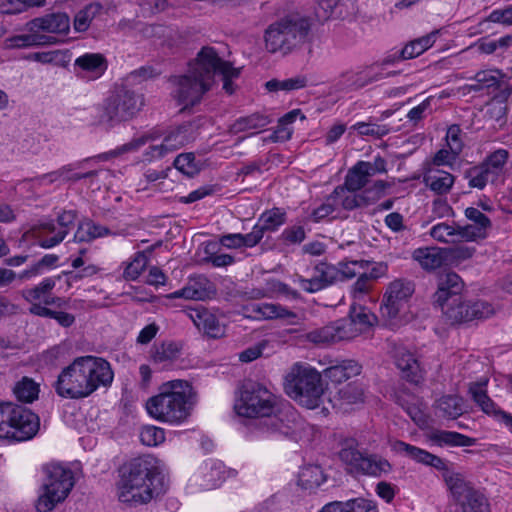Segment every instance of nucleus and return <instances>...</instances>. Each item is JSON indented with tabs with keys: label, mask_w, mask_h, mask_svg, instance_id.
<instances>
[{
	"label": "nucleus",
	"mask_w": 512,
	"mask_h": 512,
	"mask_svg": "<svg viewBox=\"0 0 512 512\" xmlns=\"http://www.w3.org/2000/svg\"><path fill=\"white\" fill-rule=\"evenodd\" d=\"M215 74L221 75L223 90L232 94L235 91L233 81L240 76V69L220 58L213 47H203L185 74L171 77L173 99L181 109L200 103L204 94L213 87Z\"/></svg>",
	"instance_id": "nucleus-1"
},
{
	"label": "nucleus",
	"mask_w": 512,
	"mask_h": 512,
	"mask_svg": "<svg viewBox=\"0 0 512 512\" xmlns=\"http://www.w3.org/2000/svg\"><path fill=\"white\" fill-rule=\"evenodd\" d=\"M167 480L153 459L137 458L126 464L117 484V496L129 507L147 504L167 489Z\"/></svg>",
	"instance_id": "nucleus-2"
},
{
	"label": "nucleus",
	"mask_w": 512,
	"mask_h": 512,
	"mask_svg": "<svg viewBox=\"0 0 512 512\" xmlns=\"http://www.w3.org/2000/svg\"><path fill=\"white\" fill-rule=\"evenodd\" d=\"M113 378L110 363L105 359L94 356L78 357L59 374L55 390L64 398H85L99 387L109 386Z\"/></svg>",
	"instance_id": "nucleus-3"
},
{
	"label": "nucleus",
	"mask_w": 512,
	"mask_h": 512,
	"mask_svg": "<svg viewBox=\"0 0 512 512\" xmlns=\"http://www.w3.org/2000/svg\"><path fill=\"white\" fill-rule=\"evenodd\" d=\"M197 395L186 380L175 379L164 382L157 395L146 402L148 415L154 420L171 426H180L189 421Z\"/></svg>",
	"instance_id": "nucleus-4"
},
{
	"label": "nucleus",
	"mask_w": 512,
	"mask_h": 512,
	"mask_svg": "<svg viewBox=\"0 0 512 512\" xmlns=\"http://www.w3.org/2000/svg\"><path fill=\"white\" fill-rule=\"evenodd\" d=\"M284 391L301 407L313 410L323 404L326 385L315 367L306 362H296L284 377Z\"/></svg>",
	"instance_id": "nucleus-5"
},
{
	"label": "nucleus",
	"mask_w": 512,
	"mask_h": 512,
	"mask_svg": "<svg viewBox=\"0 0 512 512\" xmlns=\"http://www.w3.org/2000/svg\"><path fill=\"white\" fill-rule=\"evenodd\" d=\"M161 135L157 130L146 132L134 137L128 143H125L110 152V155L117 156L123 153L138 151L141 147L149 144L143 154L144 160L152 162L165 157L168 153L174 152L185 146L195 138L194 127L192 124H183L170 130L161 140Z\"/></svg>",
	"instance_id": "nucleus-6"
},
{
	"label": "nucleus",
	"mask_w": 512,
	"mask_h": 512,
	"mask_svg": "<svg viewBox=\"0 0 512 512\" xmlns=\"http://www.w3.org/2000/svg\"><path fill=\"white\" fill-rule=\"evenodd\" d=\"M309 31L310 24L306 18L297 15L283 17L265 30V49L269 53L287 55L306 41Z\"/></svg>",
	"instance_id": "nucleus-7"
},
{
	"label": "nucleus",
	"mask_w": 512,
	"mask_h": 512,
	"mask_svg": "<svg viewBox=\"0 0 512 512\" xmlns=\"http://www.w3.org/2000/svg\"><path fill=\"white\" fill-rule=\"evenodd\" d=\"M45 478L35 502L37 512H50L62 503L75 484L74 474L63 464L51 463L43 467Z\"/></svg>",
	"instance_id": "nucleus-8"
},
{
	"label": "nucleus",
	"mask_w": 512,
	"mask_h": 512,
	"mask_svg": "<svg viewBox=\"0 0 512 512\" xmlns=\"http://www.w3.org/2000/svg\"><path fill=\"white\" fill-rule=\"evenodd\" d=\"M39 417L21 405L0 403V438L26 441L33 438L39 429Z\"/></svg>",
	"instance_id": "nucleus-9"
},
{
	"label": "nucleus",
	"mask_w": 512,
	"mask_h": 512,
	"mask_svg": "<svg viewBox=\"0 0 512 512\" xmlns=\"http://www.w3.org/2000/svg\"><path fill=\"white\" fill-rule=\"evenodd\" d=\"M278 398L264 384L245 382L235 401V412L246 418L268 419L278 410Z\"/></svg>",
	"instance_id": "nucleus-10"
},
{
	"label": "nucleus",
	"mask_w": 512,
	"mask_h": 512,
	"mask_svg": "<svg viewBox=\"0 0 512 512\" xmlns=\"http://www.w3.org/2000/svg\"><path fill=\"white\" fill-rule=\"evenodd\" d=\"M144 96L124 86L117 87L105 100L100 121L109 126L134 118L144 107Z\"/></svg>",
	"instance_id": "nucleus-11"
},
{
	"label": "nucleus",
	"mask_w": 512,
	"mask_h": 512,
	"mask_svg": "<svg viewBox=\"0 0 512 512\" xmlns=\"http://www.w3.org/2000/svg\"><path fill=\"white\" fill-rule=\"evenodd\" d=\"M348 472L379 478L392 472V464L379 454H369L357 449L353 441L347 442L339 452Z\"/></svg>",
	"instance_id": "nucleus-12"
},
{
	"label": "nucleus",
	"mask_w": 512,
	"mask_h": 512,
	"mask_svg": "<svg viewBox=\"0 0 512 512\" xmlns=\"http://www.w3.org/2000/svg\"><path fill=\"white\" fill-rule=\"evenodd\" d=\"M451 324H459L475 319L488 318L494 313L493 307L484 301H464L461 296L453 297L445 303L437 304Z\"/></svg>",
	"instance_id": "nucleus-13"
},
{
	"label": "nucleus",
	"mask_w": 512,
	"mask_h": 512,
	"mask_svg": "<svg viewBox=\"0 0 512 512\" xmlns=\"http://www.w3.org/2000/svg\"><path fill=\"white\" fill-rule=\"evenodd\" d=\"M267 429L271 433L291 438L298 441L306 428V423L298 412L289 404L280 407L266 420Z\"/></svg>",
	"instance_id": "nucleus-14"
},
{
	"label": "nucleus",
	"mask_w": 512,
	"mask_h": 512,
	"mask_svg": "<svg viewBox=\"0 0 512 512\" xmlns=\"http://www.w3.org/2000/svg\"><path fill=\"white\" fill-rule=\"evenodd\" d=\"M76 212L67 210L60 213L56 221L45 220L35 231L39 244L43 248H52L64 240L70 229L74 226Z\"/></svg>",
	"instance_id": "nucleus-15"
},
{
	"label": "nucleus",
	"mask_w": 512,
	"mask_h": 512,
	"mask_svg": "<svg viewBox=\"0 0 512 512\" xmlns=\"http://www.w3.org/2000/svg\"><path fill=\"white\" fill-rule=\"evenodd\" d=\"M413 293L414 285L411 281L402 278L391 281L383 295L382 315L389 319L395 318Z\"/></svg>",
	"instance_id": "nucleus-16"
},
{
	"label": "nucleus",
	"mask_w": 512,
	"mask_h": 512,
	"mask_svg": "<svg viewBox=\"0 0 512 512\" xmlns=\"http://www.w3.org/2000/svg\"><path fill=\"white\" fill-rule=\"evenodd\" d=\"M62 277H66L68 288L73 281H77L81 278V276L73 274L72 272H63L57 276L46 277L36 286L23 290L22 297L30 304L43 303L44 305L60 306L61 298L53 297L51 292Z\"/></svg>",
	"instance_id": "nucleus-17"
},
{
	"label": "nucleus",
	"mask_w": 512,
	"mask_h": 512,
	"mask_svg": "<svg viewBox=\"0 0 512 512\" xmlns=\"http://www.w3.org/2000/svg\"><path fill=\"white\" fill-rule=\"evenodd\" d=\"M386 171V161L382 157H376L371 162L359 161L349 169L345 178V186L349 190H361L373 176Z\"/></svg>",
	"instance_id": "nucleus-18"
},
{
	"label": "nucleus",
	"mask_w": 512,
	"mask_h": 512,
	"mask_svg": "<svg viewBox=\"0 0 512 512\" xmlns=\"http://www.w3.org/2000/svg\"><path fill=\"white\" fill-rule=\"evenodd\" d=\"M337 281H339L338 268L324 262L313 268L312 275L309 278L296 275L293 280L303 291L308 293L318 292Z\"/></svg>",
	"instance_id": "nucleus-19"
},
{
	"label": "nucleus",
	"mask_w": 512,
	"mask_h": 512,
	"mask_svg": "<svg viewBox=\"0 0 512 512\" xmlns=\"http://www.w3.org/2000/svg\"><path fill=\"white\" fill-rule=\"evenodd\" d=\"M357 330L352 327L347 318L337 320L330 325L313 330L307 334V339L315 344H330L356 338Z\"/></svg>",
	"instance_id": "nucleus-20"
},
{
	"label": "nucleus",
	"mask_w": 512,
	"mask_h": 512,
	"mask_svg": "<svg viewBox=\"0 0 512 512\" xmlns=\"http://www.w3.org/2000/svg\"><path fill=\"white\" fill-rule=\"evenodd\" d=\"M487 384L488 379L486 378H483L478 382L471 383L469 386V393L471 394L472 399L485 414L495 418L499 422H502L512 432V415L501 410L488 396L486 390Z\"/></svg>",
	"instance_id": "nucleus-21"
},
{
	"label": "nucleus",
	"mask_w": 512,
	"mask_h": 512,
	"mask_svg": "<svg viewBox=\"0 0 512 512\" xmlns=\"http://www.w3.org/2000/svg\"><path fill=\"white\" fill-rule=\"evenodd\" d=\"M382 68L378 64L371 65L361 71L346 72L336 83L337 91H351L360 89L372 82L378 81L384 77Z\"/></svg>",
	"instance_id": "nucleus-22"
},
{
	"label": "nucleus",
	"mask_w": 512,
	"mask_h": 512,
	"mask_svg": "<svg viewBox=\"0 0 512 512\" xmlns=\"http://www.w3.org/2000/svg\"><path fill=\"white\" fill-rule=\"evenodd\" d=\"M75 74L85 80L99 79L107 70L108 62L101 53H84L74 61Z\"/></svg>",
	"instance_id": "nucleus-23"
},
{
	"label": "nucleus",
	"mask_w": 512,
	"mask_h": 512,
	"mask_svg": "<svg viewBox=\"0 0 512 512\" xmlns=\"http://www.w3.org/2000/svg\"><path fill=\"white\" fill-rule=\"evenodd\" d=\"M29 32L38 34H66L70 29V19L65 13H51L32 19L26 24Z\"/></svg>",
	"instance_id": "nucleus-24"
},
{
	"label": "nucleus",
	"mask_w": 512,
	"mask_h": 512,
	"mask_svg": "<svg viewBox=\"0 0 512 512\" xmlns=\"http://www.w3.org/2000/svg\"><path fill=\"white\" fill-rule=\"evenodd\" d=\"M228 471L218 460L205 461L194 476L195 483L203 490L219 487L227 478Z\"/></svg>",
	"instance_id": "nucleus-25"
},
{
	"label": "nucleus",
	"mask_w": 512,
	"mask_h": 512,
	"mask_svg": "<svg viewBox=\"0 0 512 512\" xmlns=\"http://www.w3.org/2000/svg\"><path fill=\"white\" fill-rule=\"evenodd\" d=\"M247 311L249 312L248 317L255 320L282 319L290 325H294L298 321V316L295 312L276 303L264 302L251 304L247 308Z\"/></svg>",
	"instance_id": "nucleus-26"
},
{
	"label": "nucleus",
	"mask_w": 512,
	"mask_h": 512,
	"mask_svg": "<svg viewBox=\"0 0 512 512\" xmlns=\"http://www.w3.org/2000/svg\"><path fill=\"white\" fill-rule=\"evenodd\" d=\"M393 358L402 376L409 382L418 384L423 378V371L420 364L412 353L405 346L399 345L394 348Z\"/></svg>",
	"instance_id": "nucleus-27"
},
{
	"label": "nucleus",
	"mask_w": 512,
	"mask_h": 512,
	"mask_svg": "<svg viewBox=\"0 0 512 512\" xmlns=\"http://www.w3.org/2000/svg\"><path fill=\"white\" fill-rule=\"evenodd\" d=\"M189 318L194 325L210 338H221L225 335V325L220 323L214 313L204 307L189 310Z\"/></svg>",
	"instance_id": "nucleus-28"
},
{
	"label": "nucleus",
	"mask_w": 512,
	"mask_h": 512,
	"mask_svg": "<svg viewBox=\"0 0 512 512\" xmlns=\"http://www.w3.org/2000/svg\"><path fill=\"white\" fill-rule=\"evenodd\" d=\"M391 451L396 454L408 457L416 462L432 466L436 469H444L445 463L444 461L428 451L421 449L419 447L410 445L400 440H395L390 443Z\"/></svg>",
	"instance_id": "nucleus-29"
},
{
	"label": "nucleus",
	"mask_w": 512,
	"mask_h": 512,
	"mask_svg": "<svg viewBox=\"0 0 512 512\" xmlns=\"http://www.w3.org/2000/svg\"><path fill=\"white\" fill-rule=\"evenodd\" d=\"M423 183L433 193L446 195L454 186L455 176L438 167L426 166L423 172Z\"/></svg>",
	"instance_id": "nucleus-30"
},
{
	"label": "nucleus",
	"mask_w": 512,
	"mask_h": 512,
	"mask_svg": "<svg viewBox=\"0 0 512 512\" xmlns=\"http://www.w3.org/2000/svg\"><path fill=\"white\" fill-rule=\"evenodd\" d=\"M465 216L472 222V224L462 227L465 241H475L485 238L491 226L489 218L474 207H468L465 210Z\"/></svg>",
	"instance_id": "nucleus-31"
},
{
	"label": "nucleus",
	"mask_w": 512,
	"mask_h": 512,
	"mask_svg": "<svg viewBox=\"0 0 512 512\" xmlns=\"http://www.w3.org/2000/svg\"><path fill=\"white\" fill-rule=\"evenodd\" d=\"M444 479L452 497L460 505L462 502L468 501L470 498L480 493L475 490L460 473L447 471L444 475Z\"/></svg>",
	"instance_id": "nucleus-32"
},
{
	"label": "nucleus",
	"mask_w": 512,
	"mask_h": 512,
	"mask_svg": "<svg viewBox=\"0 0 512 512\" xmlns=\"http://www.w3.org/2000/svg\"><path fill=\"white\" fill-rule=\"evenodd\" d=\"M318 512H379L376 502L355 498L348 501H333L325 504Z\"/></svg>",
	"instance_id": "nucleus-33"
},
{
	"label": "nucleus",
	"mask_w": 512,
	"mask_h": 512,
	"mask_svg": "<svg viewBox=\"0 0 512 512\" xmlns=\"http://www.w3.org/2000/svg\"><path fill=\"white\" fill-rule=\"evenodd\" d=\"M464 283L459 275L449 272L439 279L438 289L434 294V302L445 303L453 297L460 296Z\"/></svg>",
	"instance_id": "nucleus-34"
},
{
	"label": "nucleus",
	"mask_w": 512,
	"mask_h": 512,
	"mask_svg": "<svg viewBox=\"0 0 512 512\" xmlns=\"http://www.w3.org/2000/svg\"><path fill=\"white\" fill-rule=\"evenodd\" d=\"M362 366L355 360L347 359L337 362L324 370V375L331 382L340 384L361 373Z\"/></svg>",
	"instance_id": "nucleus-35"
},
{
	"label": "nucleus",
	"mask_w": 512,
	"mask_h": 512,
	"mask_svg": "<svg viewBox=\"0 0 512 512\" xmlns=\"http://www.w3.org/2000/svg\"><path fill=\"white\" fill-rule=\"evenodd\" d=\"M181 355V347L173 341L155 345L151 350V361L162 369L170 367Z\"/></svg>",
	"instance_id": "nucleus-36"
},
{
	"label": "nucleus",
	"mask_w": 512,
	"mask_h": 512,
	"mask_svg": "<svg viewBox=\"0 0 512 512\" xmlns=\"http://www.w3.org/2000/svg\"><path fill=\"white\" fill-rule=\"evenodd\" d=\"M346 318L352 327L356 328L358 336L367 332L377 322V317L361 303H352Z\"/></svg>",
	"instance_id": "nucleus-37"
},
{
	"label": "nucleus",
	"mask_w": 512,
	"mask_h": 512,
	"mask_svg": "<svg viewBox=\"0 0 512 512\" xmlns=\"http://www.w3.org/2000/svg\"><path fill=\"white\" fill-rule=\"evenodd\" d=\"M413 259L425 270H435L445 261V252L436 247L418 248L412 254Z\"/></svg>",
	"instance_id": "nucleus-38"
},
{
	"label": "nucleus",
	"mask_w": 512,
	"mask_h": 512,
	"mask_svg": "<svg viewBox=\"0 0 512 512\" xmlns=\"http://www.w3.org/2000/svg\"><path fill=\"white\" fill-rule=\"evenodd\" d=\"M512 95V87H505L487 104L486 115L498 122L505 123L508 112L507 100Z\"/></svg>",
	"instance_id": "nucleus-39"
},
{
	"label": "nucleus",
	"mask_w": 512,
	"mask_h": 512,
	"mask_svg": "<svg viewBox=\"0 0 512 512\" xmlns=\"http://www.w3.org/2000/svg\"><path fill=\"white\" fill-rule=\"evenodd\" d=\"M436 413L448 419H456L465 411L464 401L457 395H445L435 403Z\"/></svg>",
	"instance_id": "nucleus-40"
},
{
	"label": "nucleus",
	"mask_w": 512,
	"mask_h": 512,
	"mask_svg": "<svg viewBox=\"0 0 512 512\" xmlns=\"http://www.w3.org/2000/svg\"><path fill=\"white\" fill-rule=\"evenodd\" d=\"M326 481V476L319 465H304L298 473V485L305 490H315Z\"/></svg>",
	"instance_id": "nucleus-41"
},
{
	"label": "nucleus",
	"mask_w": 512,
	"mask_h": 512,
	"mask_svg": "<svg viewBox=\"0 0 512 512\" xmlns=\"http://www.w3.org/2000/svg\"><path fill=\"white\" fill-rule=\"evenodd\" d=\"M300 110H292L279 119L278 125L274 131L263 138L264 142H284L291 138L293 129L291 124L300 115Z\"/></svg>",
	"instance_id": "nucleus-42"
},
{
	"label": "nucleus",
	"mask_w": 512,
	"mask_h": 512,
	"mask_svg": "<svg viewBox=\"0 0 512 512\" xmlns=\"http://www.w3.org/2000/svg\"><path fill=\"white\" fill-rule=\"evenodd\" d=\"M429 438L431 441L439 446H458V447H469L475 444V439L470 438L458 432L436 430L433 431Z\"/></svg>",
	"instance_id": "nucleus-43"
},
{
	"label": "nucleus",
	"mask_w": 512,
	"mask_h": 512,
	"mask_svg": "<svg viewBox=\"0 0 512 512\" xmlns=\"http://www.w3.org/2000/svg\"><path fill=\"white\" fill-rule=\"evenodd\" d=\"M89 162V159H85L83 161L71 163L62 166L59 168V171H63L65 174V177H61L62 183L66 182H77L81 179H90V185H93V179L97 177L100 173H102V170H93V171H87L82 172L81 170L84 168L85 164Z\"/></svg>",
	"instance_id": "nucleus-44"
},
{
	"label": "nucleus",
	"mask_w": 512,
	"mask_h": 512,
	"mask_svg": "<svg viewBox=\"0 0 512 512\" xmlns=\"http://www.w3.org/2000/svg\"><path fill=\"white\" fill-rule=\"evenodd\" d=\"M40 384L30 377H22L13 387L16 399L23 403H32L38 399Z\"/></svg>",
	"instance_id": "nucleus-45"
},
{
	"label": "nucleus",
	"mask_w": 512,
	"mask_h": 512,
	"mask_svg": "<svg viewBox=\"0 0 512 512\" xmlns=\"http://www.w3.org/2000/svg\"><path fill=\"white\" fill-rule=\"evenodd\" d=\"M433 239L443 243H457L465 241L463 228L448 223H438L430 230Z\"/></svg>",
	"instance_id": "nucleus-46"
},
{
	"label": "nucleus",
	"mask_w": 512,
	"mask_h": 512,
	"mask_svg": "<svg viewBox=\"0 0 512 512\" xmlns=\"http://www.w3.org/2000/svg\"><path fill=\"white\" fill-rule=\"evenodd\" d=\"M499 23L503 25H512V5L503 9L493 10L486 19L480 21L476 28H470V35L484 33L488 30L489 24Z\"/></svg>",
	"instance_id": "nucleus-47"
},
{
	"label": "nucleus",
	"mask_w": 512,
	"mask_h": 512,
	"mask_svg": "<svg viewBox=\"0 0 512 512\" xmlns=\"http://www.w3.org/2000/svg\"><path fill=\"white\" fill-rule=\"evenodd\" d=\"M438 31L431 32L428 35L420 37L407 44L400 52L399 58L402 60L412 59L424 53L432 47L436 41Z\"/></svg>",
	"instance_id": "nucleus-48"
},
{
	"label": "nucleus",
	"mask_w": 512,
	"mask_h": 512,
	"mask_svg": "<svg viewBox=\"0 0 512 512\" xmlns=\"http://www.w3.org/2000/svg\"><path fill=\"white\" fill-rule=\"evenodd\" d=\"M357 190H349L346 186H338L331 194L338 209L352 210L364 206L361 193L355 194Z\"/></svg>",
	"instance_id": "nucleus-49"
},
{
	"label": "nucleus",
	"mask_w": 512,
	"mask_h": 512,
	"mask_svg": "<svg viewBox=\"0 0 512 512\" xmlns=\"http://www.w3.org/2000/svg\"><path fill=\"white\" fill-rule=\"evenodd\" d=\"M270 123L268 117L261 114H252L245 117H240L234 121L230 126V132L238 134L242 132H250L253 130L261 129Z\"/></svg>",
	"instance_id": "nucleus-50"
},
{
	"label": "nucleus",
	"mask_w": 512,
	"mask_h": 512,
	"mask_svg": "<svg viewBox=\"0 0 512 512\" xmlns=\"http://www.w3.org/2000/svg\"><path fill=\"white\" fill-rule=\"evenodd\" d=\"M110 234V230L91 220L82 221L75 232L74 239L78 242H89Z\"/></svg>",
	"instance_id": "nucleus-51"
},
{
	"label": "nucleus",
	"mask_w": 512,
	"mask_h": 512,
	"mask_svg": "<svg viewBox=\"0 0 512 512\" xmlns=\"http://www.w3.org/2000/svg\"><path fill=\"white\" fill-rule=\"evenodd\" d=\"M205 279H202L201 281L196 280H190L186 286H184L182 289H179L175 292L170 293L167 295V298L169 299H176V298H184L186 300H195V301H201L204 300L208 292L203 287L202 282H205Z\"/></svg>",
	"instance_id": "nucleus-52"
},
{
	"label": "nucleus",
	"mask_w": 512,
	"mask_h": 512,
	"mask_svg": "<svg viewBox=\"0 0 512 512\" xmlns=\"http://www.w3.org/2000/svg\"><path fill=\"white\" fill-rule=\"evenodd\" d=\"M52 36L29 32L23 35H17L8 40V46L11 48H26L32 46H41L52 43Z\"/></svg>",
	"instance_id": "nucleus-53"
},
{
	"label": "nucleus",
	"mask_w": 512,
	"mask_h": 512,
	"mask_svg": "<svg viewBox=\"0 0 512 512\" xmlns=\"http://www.w3.org/2000/svg\"><path fill=\"white\" fill-rule=\"evenodd\" d=\"M508 157L506 149H498L489 154L481 164L495 180L503 173Z\"/></svg>",
	"instance_id": "nucleus-54"
},
{
	"label": "nucleus",
	"mask_w": 512,
	"mask_h": 512,
	"mask_svg": "<svg viewBox=\"0 0 512 512\" xmlns=\"http://www.w3.org/2000/svg\"><path fill=\"white\" fill-rule=\"evenodd\" d=\"M286 221V213L280 208H273L265 211L260 216L257 224L266 231H275Z\"/></svg>",
	"instance_id": "nucleus-55"
},
{
	"label": "nucleus",
	"mask_w": 512,
	"mask_h": 512,
	"mask_svg": "<svg viewBox=\"0 0 512 512\" xmlns=\"http://www.w3.org/2000/svg\"><path fill=\"white\" fill-rule=\"evenodd\" d=\"M351 129L357 132L360 136H371L374 138H381L390 132L387 125L376 123L372 118L368 121H359L351 126Z\"/></svg>",
	"instance_id": "nucleus-56"
},
{
	"label": "nucleus",
	"mask_w": 512,
	"mask_h": 512,
	"mask_svg": "<svg viewBox=\"0 0 512 512\" xmlns=\"http://www.w3.org/2000/svg\"><path fill=\"white\" fill-rule=\"evenodd\" d=\"M101 5L91 3L77 12L74 18V29L76 32H85L90 27L92 20L101 11Z\"/></svg>",
	"instance_id": "nucleus-57"
},
{
	"label": "nucleus",
	"mask_w": 512,
	"mask_h": 512,
	"mask_svg": "<svg viewBox=\"0 0 512 512\" xmlns=\"http://www.w3.org/2000/svg\"><path fill=\"white\" fill-rule=\"evenodd\" d=\"M465 179L468 180L470 188H477L479 190H482L489 181H494V178L488 173L482 164L473 166L466 170Z\"/></svg>",
	"instance_id": "nucleus-58"
},
{
	"label": "nucleus",
	"mask_w": 512,
	"mask_h": 512,
	"mask_svg": "<svg viewBox=\"0 0 512 512\" xmlns=\"http://www.w3.org/2000/svg\"><path fill=\"white\" fill-rule=\"evenodd\" d=\"M148 264V256L145 252H137L132 260L126 263L123 277L126 280H136L140 274L145 270Z\"/></svg>",
	"instance_id": "nucleus-59"
},
{
	"label": "nucleus",
	"mask_w": 512,
	"mask_h": 512,
	"mask_svg": "<svg viewBox=\"0 0 512 512\" xmlns=\"http://www.w3.org/2000/svg\"><path fill=\"white\" fill-rule=\"evenodd\" d=\"M139 437L142 444L155 447L164 443L165 429L154 425H145L141 428Z\"/></svg>",
	"instance_id": "nucleus-60"
},
{
	"label": "nucleus",
	"mask_w": 512,
	"mask_h": 512,
	"mask_svg": "<svg viewBox=\"0 0 512 512\" xmlns=\"http://www.w3.org/2000/svg\"><path fill=\"white\" fill-rule=\"evenodd\" d=\"M389 187L390 185L383 180H377L371 186L366 187L361 192L363 205L367 206L376 203L386 195V190Z\"/></svg>",
	"instance_id": "nucleus-61"
},
{
	"label": "nucleus",
	"mask_w": 512,
	"mask_h": 512,
	"mask_svg": "<svg viewBox=\"0 0 512 512\" xmlns=\"http://www.w3.org/2000/svg\"><path fill=\"white\" fill-rule=\"evenodd\" d=\"M338 395L343 404L362 403L364 401V388L359 383H349L339 390Z\"/></svg>",
	"instance_id": "nucleus-62"
},
{
	"label": "nucleus",
	"mask_w": 512,
	"mask_h": 512,
	"mask_svg": "<svg viewBox=\"0 0 512 512\" xmlns=\"http://www.w3.org/2000/svg\"><path fill=\"white\" fill-rule=\"evenodd\" d=\"M174 166L177 170L190 177L197 174L200 170V165L193 153H184L177 156Z\"/></svg>",
	"instance_id": "nucleus-63"
},
{
	"label": "nucleus",
	"mask_w": 512,
	"mask_h": 512,
	"mask_svg": "<svg viewBox=\"0 0 512 512\" xmlns=\"http://www.w3.org/2000/svg\"><path fill=\"white\" fill-rule=\"evenodd\" d=\"M461 512H490V508L485 496L479 493L468 501L462 502Z\"/></svg>",
	"instance_id": "nucleus-64"
}]
</instances>
